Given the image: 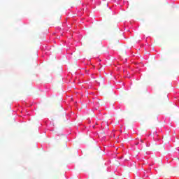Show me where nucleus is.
I'll return each mask as SVG.
<instances>
[{"instance_id":"9d476101","label":"nucleus","mask_w":179,"mask_h":179,"mask_svg":"<svg viewBox=\"0 0 179 179\" xmlns=\"http://www.w3.org/2000/svg\"><path fill=\"white\" fill-rule=\"evenodd\" d=\"M61 135H64V134H58V136H61Z\"/></svg>"},{"instance_id":"1a4fd4ad","label":"nucleus","mask_w":179,"mask_h":179,"mask_svg":"<svg viewBox=\"0 0 179 179\" xmlns=\"http://www.w3.org/2000/svg\"><path fill=\"white\" fill-rule=\"evenodd\" d=\"M113 15H115V12H113Z\"/></svg>"},{"instance_id":"f8f14e48","label":"nucleus","mask_w":179,"mask_h":179,"mask_svg":"<svg viewBox=\"0 0 179 179\" xmlns=\"http://www.w3.org/2000/svg\"><path fill=\"white\" fill-rule=\"evenodd\" d=\"M109 9H111V7H110Z\"/></svg>"},{"instance_id":"f257e3e1","label":"nucleus","mask_w":179,"mask_h":179,"mask_svg":"<svg viewBox=\"0 0 179 179\" xmlns=\"http://www.w3.org/2000/svg\"><path fill=\"white\" fill-rule=\"evenodd\" d=\"M54 127V122L51 121H44L43 123H41L38 127L39 132H41V130H44L43 132H45V129L48 131H54L52 128Z\"/></svg>"},{"instance_id":"20e7f679","label":"nucleus","mask_w":179,"mask_h":179,"mask_svg":"<svg viewBox=\"0 0 179 179\" xmlns=\"http://www.w3.org/2000/svg\"><path fill=\"white\" fill-rule=\"evenodd\" d=\"M141 38H145V35L143 34V35L141 36Z\"/></svg>"},{"instance_id":"7ed1b4c3","label":"nucleus","mask_w":179,"mask_h":179,"mask_svg":"<svg viewBox=\"0 0 179 179\" xmlns=\"http://www.w3.org/2000/svg\"><path fill=\"white\" fill-rule=\"evenodd\" d=\"M33 111H28L27 112V115H28V117H30V115H31V114H33Z\"/></svg>"},{"instance_id":"6e6552de","label":"nucleus","mask_w":179,"mask_h":179,"mask_svg":"<svg viewBox=\"0 0 179 179\" xmlns=\"http://www.w3.org/2000/svg\"><path fill=\"white\" fill-rule=\"evenodd\" d=\"M117 5H120V1H117Z\"/></svg>"},{"instance_id":"39448f33","label":"nucleus","mask_w":179,"mask_h":179,"mask_svg":"<svg viewBox=\"0 0 179 179\" xmlns=\"http://www.w3.org/2000/svg\"><path fill=\"white\" fill-rule=\"evenodd\" d=\"M153 134H154V135H155V134H157V131H154V133H153Z\"/></svg>"},{"instance_id":"423d86ee","label":"nucleus","mask_w":179,"mask_h":179,"mask_svg":"<svg viewBox=\"0 0 179 179\" xmlns=\"http://www.w3.org/2000/svg\"><path fill=\"white\" fill-rule=\"evenodd\" d=\"M138 43H141V39L137 41Z\"/></svg>"},{"instance_id":"0eeeda50","label":"nucleus","mask_w":179,"mask_h":179,"mask_svg":"<svg viewBox=\"0 0 179 179\" xmlns=\"http://www.w3.org/2000/svg\"><path fill=\"white\" fill-rule=\"evenodd\" d=\"M176 150H177L178 152H179V148H176Z\"/></svg>"},{"instance_id":"ddd939ff","label":"nucleus","mask_w":179,"mask_h":179,"mask_svg":"<svg viewBox=\"0 0 179 179\" xmlns=\"http://www.w3.org/2000/svg\"><path fill=\"white\" fill-rule=\"evenodd\" d=\"M103 1H106V0H103Z\"/></svg>"},{"instance_id":"9b49d317","label":"nucleus","mask_w":179,"mask_h":179,"mask_svg":"<svg viewBox=\"0 0 179 179\" xmlns=\"http://www.w3.org/2000/svg\"><path fill=\"white\" fill-rule=\"evenodd\" d=\"M115 2H117V0H115Z\"/></svg>"},{"instance_id":"f03ea898","label":"nucleus","mask_w":179,"mask_h":179,"mask_svg":"<svg viewBox=\"0 0 179 179\" xmlns=\"http://www.w3.org/2000/svg\"><path fill=\"white\" fill-rule=\"evenodd\" d=\"M73 114H75V113H73L71 112V114H66V115L67 121H68V120H69V118H71V117H72V115H73Z\"/></svg>"}]
</instances>
